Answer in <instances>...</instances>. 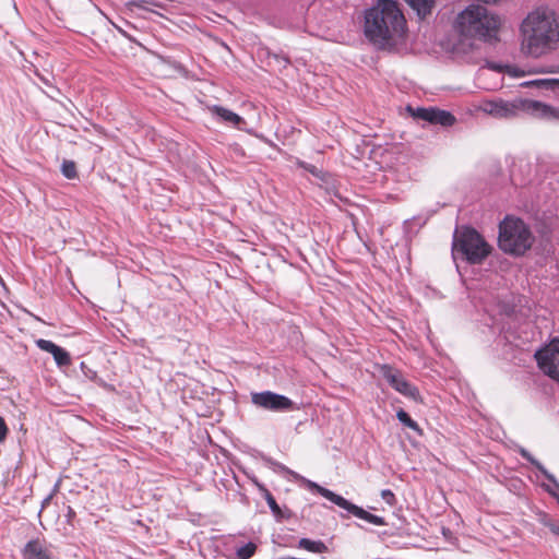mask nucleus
<instances>
[{
	"mask_svg": "<svg viewBox=\"0 0 559 559\" xmlns=\"http://www.w3.org/2000/svg\"><path fill=\"white\" fill-rule=\"evenodd\" d=\"M521 51L540 58L556 50L559 45V16L547 7L530 12L520 25Z\"/></svg>",
	"mask_w": 559,
	"mask_h": 559,
	"instance_id": "obj_1",
	"label": "nucleus"
},
{
	"mask_svg": "<svg viewBox=\"0 0 559 559\" xmlns=\"http://www.w3.org/2000/svg\"><path fill=\"white\" fill-rule=\"evenodd\" d=\"M405 17L393 0H379L365 16V34L380 48L394 45L405 32Z\"/></svg>",
	"mask_w": 559,
	"mask_h": 559,
	"instance_id": "obj_2",
	"label": "nucleus"
},
{
	"mask_svg": "<svg viewBox=\"0 0 559 559\" xmlns=\"http://www.w3.org/2000/svg\"><path fill=\"white\" fill-rule=\"evenodd\" d=\"M479 109L495 118H512L523 112L549 121H559V108L524 98L484 100Z\"/></svg>",
	"mask_w": 559,
	"mask_h": 559,
	"instance_id": "obj_3",
	"label": "nucleus"
},
{
	"mask_svg": "<svg viewBox=\"0 0 559 559\" xmlns=\"http://www.w3.org/2000/svg\"><path fill=\"white\" fill-rule=\"evenodd\" d=\"M500 24L498 15L490 14L486 8L478 4L467 7L456 19V26L463 35L484 40L496 39Z\"/></svg>",
	"mask_w": 559,
	"mask_h": 559,
	"instance_id": "obj_4",
	"label": "nucleus"
},
{
	"mask_svg": "<svg viewBox=\"0 0 559 559\" xmlns=\"http://www.w3.org/2000/svg\"><path fill=\"white\" fill-rule=\"evenodd\" d=\"M533 236L525 223L507 216L499 225V247L513 254H523L533 245Z\"/></svg>",
	"mask_w": 559,
	"mask_h": 559,
	"instance_id": "obj_5",
	"label": "nucleus"
},
{
	"mask_svg": "<svg viewBox=\"0 0 559 559\" xmlns=\"http://www.w3.org/2000/svg\"><path fill=\"white\" fill-rule=\"evenodd\" d=\"M491 247L483 236L473 228L456 230L453 239V253L461 255L472 264L481 263L490 253Z\"/></svg>",
	"mask_w": 559,
	"mask_h": 559,
	"instance_id": "obj_6",
	"label": "nucleus"
},
{
	"mask_svg": "<svg viewBox=\"0 0 559 559\" xmlns=\"http://www.w3.org/2000/svg\"><path fill=\"white\" fill-rule=\"evenodd\" d=\"M301 481L309 488L310 490H316L318 493H320L322 497L326 498L331 502L335 503L340 508L347 510L353 515L365 520L373 525L382 526L385 524L383 518L374 515L372 513H369L368 511L364 510L362 508L349 502L345 498H343L340 495L334 493L330 489H326L317 483L306 479L304 477L300 478Z\"/></svg>",
	"mask_w": 559,
	"mask_h": 559,
	"instance_id": "obj_7",
	"label": "nucleus"
},
{
	"mask_svg": "<svg viewBox=\"0 0 559 559\" xmlns=\"http://www.w3.org/2000/svg\"><path fill=\"white\" fill-rule=\"evenodd\" d=\"M535 358L545 374L559 381V340L551 341L547 346L536 352Z\"/></svg>",
	"mask_w": 559,
	"mask_h": 559,
	"instance_id": "obj_8",
	"label": "nucleus"
},
{
	"mask_svg": "<svg viewBox=\"0 0 559 559\" xmlns=\"http://www.w3.org/2000/svg\"><path fill=\"white\" fill-rule=\"evenodd\" d=\"M251 402L257 407L272 412L289 411L293 407L292 400L271 391L252 393Z\"/></svg>",
	"mask_w": 559,
	"mask_h": 559,
	"instance_id": "obj_9",
	"label": "nucleus"
},
{
	"mask_svg": "<svg viewBox=\"0 0 559 559\" xmlns=\"http://www.w3.org/2000/svg\"><path fill=\"white\" fill-rule=\"evenodd\" d=\"M381 374L399 393L414 401L419 400V392L417 388L411 384L399 370H395L390 366H382Z\"/></svg>",
	"mask_w": 559,
	"mask_h": 559,
	"instance_id": "obj_10",
	"label": "nucleus"
},
{
	"mask_svg": "<svg viewBox=\"0 0 559 559\" xmlns=\"http://www.w3.org/2000/svg\"><path fill=\"white\" fill-rule=\"evenodd\" d=\"M416 116L428 122L444 127L452 126L455 122V118L451 112L437 108H418Z\"/></svg>",
	"mask_w": 559,
	"mask_h": 559,
	"instance_id": "obj_11",
	"label": "nucleus"
},
{
	"mask_svg": "<svg viewBox=\"0 0 559 559\" xmlns=\"http://www.w3.org/2000/svg\"><path fill=\"white\" fill-rule=\"evenodd\" d=\"M22 554L24 559H52L50 546L39 539L29 540Z\"/></svg>",
	"mask_w": 559,
	"mask_h": 559,
	"instance_id": "obj_12",
	"label": "nucleus"
},
{
	"mask_svg": "<svg viewBox=\"0 0 559 559\" xmlns=\"http://www.w3.org/2000/svg\"><path fill=\"white\" fill-rule=\"evenodd\" d=\"M36 344L41 350L50 353L59 367L69 366L71 364L69 353L53 342L40 338Z\"/></svg>",
	"mask_w": 559,
	"mask_h": 559,
	"instance_id": "obj_13",
	"label": "nucleus"
},
{
	"mask_svg": "<svg viewBox=\"0 0 559 559\" xmlns=\"http://www.w3.org/2000/svg\"><path fill=\"white\" fill-rule=\"evenodd\" d=\"M210 111L216 116L221 121L230 124L233 127H236L240 130H242V124L245 123V120L242 117L237 115L236 112L224 108L222 106L214 105L210 107Z\"/></svg>",
	"mask_w": 559,
	"mask_h": 559,
	"instance_id": "obj_14",
	"label": "nucleus"
},
{
	"mask_svg": "<svg viewBox=\"0 0 559 559\" xmlns=\"http://www.w3.org/2000/svg\"><path fill=\"white\" fill-rule=\"evenodd\" d=\"M417 12L419 17H426L431 13L435 0H405Z\"/></svg>",
	"mask_w": 559,
	"mask_h": 559,
	"instance_id": "obj_15",
	"label": "nucleus"
},
{
	"mask_svg": "<svg viewBox=\"0 0 559 559\" xmlns=\"http://www.w3.org/2000/svg\"><path fill=\"white\" fill-rule=\"evenodd\" d=\"M298 547L310 552L321 554L328 550L326 545L321 540H312L309 538H301L298 542Z\"/></svg>",
	"mask_w": 559,
	"mask_h": 559,
	"instance_id": "obj_16",
	"label": "nucleus"
},
{
	"mask_svg": "<svg viewBox=\"0 0 559 559\" xmlns=\"http://www.w3.org/2000/svg\"><path fill=\"white\" fill-rule=\"evenodd\" d=\"M396 417L404 426L416 431L419 436L423 435V430L419 428L418 424L413 420L404 409H399L396 412Z\"/></svg>",
	"mask_w": 559,
	"mask_h": 559,
	"instance_id": "obj_17",
	"label": "nucleus"
},
{
	"mask_svg": "<svg viewBox=\"0 0 559 559\" xmlns=\"http://www.w3.org/2000/svg\"><path fill=\"white\" fill-rule=\"evenodd\" d=\"M523 86H536L543 88H554L559 85V80L557 79H543V80H533L522 84Z\"/></svg>",
	"mask_w": 559,
	"mask_h": 559,
	"instance_id": "obj_18",
	"label": "nucleus"
},
{
	"mask_svg": "<svg viewBox=\"0 0 559 559\" xmlns=\"http://www.w3.org/2000/svg\"><path fill=\"white\" fill-rule=\"evenodd\" d=\"M257 550V546L253 543H248L241 547H239L236 551L237 557L239 559H249L251 558Z\"/></svg>",
	"mask_w": 559,
	"mask_h": 559,
	"instance_id": "obj_19",
	"label": "nucleus"
},
{
	"mask_svg": "<svg viewBox=\"0 0 559 559\" xmlns=\"http://www.w3.org/2000/svg\"><path fill=\"white\" fill-rule=\"evenodd\" d=\"M61 173L68 179H74L78 176L75 163L72 160H63Z\"/></svg>",
	"mask_w": 559,
	"mask_h": 559,
	"instance_id": "obj_20",
	"label": "nucleus"
},
{
	"mask_svg": "<svg viewBox=\"0 0 559 559\" xmlns=\"http://www.w3.org/2000/svg\"><path fill=\"white\" fill-rule=\"evenodd\" d=\"M265 500L271 509V511L273 512V514L275 516H280L281 515V508L280 506L277 504V502L275 501L274 497L270 493V492H266L265 495Z\"/></svg>",
	"mask_w": 559,
	"mask_h": 559,
	"instance_id": "obj_21",
	"label": "nucleus"
},
{
	"mask_svg": "<svg viewBox=\"0 0 559 559\" xmlns=\"http://www.w3.org/2000/svg\"><path fill=\"white\" fill-rule=\"evenodd\" d=\"M381 497L383 498V500L385 502H388L391 506L395 502L394 493L391 490H389V489L382 490L381 491Z\"/></svg>",
	"mask_w": 559,
	"mask_h": 559,
	"instance_id": "obj_22",
	"label": "nucleus"
},
{
	"mask_svg": "<svg viewBox=\"0 0 559 559\" xmlns=\"http://www.w3.org/2000/svg\"><path fill=\"white\" fill-rule=\"evenodd\" d=\"M8 429L3 418L0 417V441L4 440Z\"/></svg>",
	"mask_w": 559,
	"mask_h": 559,
	"instance_id": "obj_23",
	"label": "nucleus"
},
{
	"mask_svg": "<svg viewBox=\"0 0 559 559\" xmlns=\"http://www.w3.org/2000/svg\"><path fill=\"white\" fill-rule=\"evenodd\" d=\"M307 170H309L310 173H312L313 175H317V168L314 166H305L302 165Z\"/></svg>",
	"mask_w": 559,
	"mask_h": 559,
	"instance_id": "obj_24",
	"label": "nucleus"
}]
</instances>
